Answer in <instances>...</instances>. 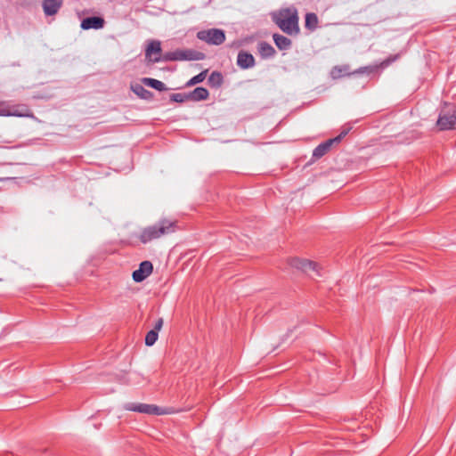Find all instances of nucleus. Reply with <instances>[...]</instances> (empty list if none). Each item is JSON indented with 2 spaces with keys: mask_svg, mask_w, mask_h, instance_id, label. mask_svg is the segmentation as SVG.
<instances>
[{
  "mask_svg": "<svg viewBox=\"0 0 456 456\" xmlns=\"http://www.w3.org/2000/svg\"><path fill=\"white\" fill-rule=\"evenodd\" d=\"M176 226V221L162 218L156 224L144 227L138 235V239L142 244H147L161 236L174 232Z\"/></svg>",
  "mask_w": 456,
  "mask_h": 456,
  "instance_id": "f257e3e1",
  "label": "nucleus"
},
{
  "mask_svg": "<svg viewBox=\"0 0 456 456\" xmlns=\"http://www.w3.org/2000/svg\"><path fill=\"white\" fill-rule=\"evenodd\" d=\"M298 13L295 7L281 9L273 18L275 24L287 35L297 36L300 32Z\"/></svg>",
  "mask_w": 456,
  "mask_h": 456,
  "instance_id": "f03ea898",
  "label": "nucleus"
},
{
  "mask_svg": "<svg viewBox=\"0 0 456 456\" xmlns=\"http://www.w3.org/2000/svg\"><path fill=\"white\" fill-rule=\"evenodd\" d=\"M205 53L192 49H177L163 53V61H201L205 59Z\"/></svg>",
  "mask_w": 456,
  "mask_h": 456,
  "instance_id": "7ed1b4c3",
  "label": "nucleus"
},
{
  "mask_svg": "<svg viewBox=\"0 0 456 456\" xmlns=\"http://www.w3.org/2000/svg\"><path fill=\"white\" fill-rule=\"evenodd\" d=\"M351 129V126H344L338 136L328 139L325 142L320 143L316 148H314L313 151V159L317 160L326 155L330 151L333 144L339 143Z\"/></svg>",
  "mask_w": 456,
  "mask_h": 456,
  "instance_id": "20e7f679",
  "label": "nucleus"
},
{
  "mask_svg": "<svg viewBox=\"0 0 456 456\" xmlns=\"http://www.w3.org/2000/svg\"><path fill=\"white\" fill-rule=\"evenodd\" d=\"M197 38L213 45H220L225 41V32L220 28L202 29L197 33Z\"/></svg>",
  "mask_w": 456,
  "mask_h": 456,
  "instance_id": "39448f33",
  "label": "nucleus"
},
{
  "mask_svg": "<svg viewBox=\"0 0 456 456\" xmlns=\"http://www.w3.org/2000/svg\"><path fill=\"white\" fill-rule=\"evenodd\" d=\"M125 409L131 411L156 416L168 414L171 412L167 409L160 408L155 404L148 403H129L125 405Z\"/></svg>",
  "mask_w": 456,
  "mask_h": 456,
  "instance_id": "423d86ee",
  "label": "nucleus"
},
{
  "mask_svg": "<svg viewBox=\"0 0 456 456\" xmlns=\"http://www.w3.org/2000/svg\"><path fill=\"white\" fill-rule=\"evenodd\" d=\"M436 126L441 131L456 129V107L442 110Z\"/></svg>",
  "mask_w": 456,
  "mask_h": 456,
  "instance_id": "0eeeda50",
  "label": "nucleus"
},
{
  "mask_svg": "<svg viewBox=\"0 0 456 456\" xmlns=\"http://www.w3.org/2000/svg\"><path fill=\"white\" fill-rule=\"evenodd\" d=\"M288 263L291 267L300 270L307 274H311V273H315L317 275H320L318 270V264L314 261L302 259L298 257H292L289 259Z\"/></svg>",
  "mask_w": 456,
  "mask_h": 456,
  "instance_id": "6e6552de",
  "label": "nucleus"
},
{
  "mask_svg": "<svg viewBox=\"0 0 456 456\" xmlns=\"http://www.w3.org/2000/svg\"><path fill=\"white\" fill-rule=\"evenodd\" d=\"M399 57H400L399 53H396L394 55H389L387 59L382 61L380 63L375 64V65L361 67V68L354 70L352 72V74L355 75V74H364V73H366V74L375 73L379 69H383L387 68L390 64H392L393 62L397 61L399 59Z\"/></svg>",
  "mask_w": 456,
  "mask_h": 456,
  "instance_id": "1a4fd4ad",
  "label": "nucleus"
},
{
  "mask_svg": "<svg viewBox=\"0 0 456 456\" xmlns=\"http://www.w3.org/2000/svg\"><path fill=\"white\" fill-rule=\"evenodd\" d=\"M145 58L152 63L163 61L161 43L159 40H152L145 49Z\"/></svg>",
  "mask_w": 456,
  "mask_h": 456,
  "instance_id": "9d476101",
  "label": "nucleus"
},
{
  "mask_svg": "<svg viewBox=\"0 0 456 456\" xmlns=\"http://www.w3.org/2000/svg\"><path fill=\"white\" fill-rule=\"evenodd\" d=\"M153 272V265L151 261L145 260L139 265V268L132 273V278L135 282H142L148 278Z\"/></svg>",
  "mask_w": 456,
  "mask_h": 456,
  "instance_id": "9b49d317",
  "label": "nucleus"
},
{
  "mask_svg": "<svg viewBox=\"0 0 456 456\" xmlns=\"http://www.w3.org/2000/svg\"><path fill=\"white\" fill-rule=\"evenodd\" d=\"M9 117L34 118V113L28 105L25 103H12Z\"/></svg>",
  "mask_w": 456,
  "mask_h": 456,
  "instance_id": "f8f14e48",
  "label": "nucleus"
},
{
  "mask_svg": "<svg viewBox=\"0 0 456 456\" xmlns=\"http://www.w3.org/2000/svg\"><path fill=\"white\" fill-rule=\"evenodd\" d=\"M105 20L101 16H91L82 20L80 27L84 30L101 29L104 27Z\"/></svg>",
  "mask_w": 456,
  "mask_h": 456,
  "instance_id": "ddd939ff",
  "label": "nucleus"
},
{
  "mask_svg": "<svg viewBox=\"0 0 456 456\" xmlns=\"http://www.w3.org/2000/svg\"><path fill=\"white\" fill-rule=\"evenodd\" d=\"M236 63L241 69H248L256 65V60L251 53L241 50L238 53Z\"/></svg>",
  "mask_w": 456,
  "mask_h": 456,
  "instance_id": "4468645a",
  "label": "nucleus"
},
{
  "mask_svg": "<svg viewBox=\"0 0 456 456\" xmlns=\"http://www.w3.org/2000/svg\"><path fill=\"white\" fill-rule=\"evenodd\" d=\"M130 89L140 99L145 101H151L154 98V94L150 90L146 89L142 84L132 83Z\"/></svg>",
  "mask_w": 456,
  "mask_h": 456,
  "instance_id": "2eb2a0df",
  "label": "nucleus"
},
{
  "mask_svg": "<svg viewBox=\"0 0 456 456\" xmlns=\"http://www.w3.org/2000/svg\"><path fill=\"white\" fill-rule=\"evenodd\" d=\"M62 5V0H44L42 6L45 15L53 16L56 14Z\"/></svg>",
  "mask_w": 456,
  "mask_h": 456,
  "instance_id": "dca6fc26",
  "label": "nucleus"
},
{
  "mask_svg": "<svg viewBox=\"0 0 456 456\" xmlns=\"http://www.w3.org/2000/svg\"><path fill=\"white\" fill-rule=\"evenodd\" d=\"M189 101L200 102L207 100L209 97V92L207 88L199 86L194 90L188 92Z\"/></svg>",
  "mask_w": 456,
  "mask_h": 456,
  "instance_id": "f3484780",
  "label": "nucleus"
},
{
  "mask_svg": "<svg viewBox=\"0 0 456 456\" xmlns=\"http://www.w3.org/2000/svg\"><path fill=\"white\" fill-rule=\"evenodd\" d=\"M257 51L263 59L273 58L276 54L275 49L265 41H261L257 45Z\"/></svg>",
  "mask_w": 456,
  "mask_h": 456,
  "instance_id": "a211bd4d",
  "label": "nucleus"
},
{
  "mask_svg": "<svg viewBox=\"0 0 456 456\" xmlns=\"http://www.w3.org/2000/svg\"><path fill=\"white\" fill-rule=\"evenodd\" d=\"M353 71H350L349 65L334 66L330 70V77L333 79H339L346 76H351Z\"/></svg>",
  "mask_w": 456,
  "mask_h": 456,
  "instance_id": "6ab92c4d",
  "label": "nucleus"
},
{
  "mask_svg": "<svg viewBox=\"0 0 456 456\" xmlns=\"http://www.w3.org/2000/svg\"><path fill=\"white\" fill-rule=\"evenodd\" d=\"M273 39L278 49L281 51L288 50L292 45V41L289 37L281 34H273Z\"/></svg>",
  "mask_w": 456,
  "mask_h": 456,
  "instance_id": "aec40b11",
  "label": "nucleus"
},
{
  "mask_svg": "<svg viewBox=\"0 0 456 456\" xmlns=\"http://www.w3.org/2000/svg\"><path fill=\"white\" fill-rule=\"evenodd\" d=\"M141 82L142 85L151 87L159 92H163V91L167 90V87L166 86V85L163 82H161L158 79H155V78L142 77L141 79Z\"/></svg>",
  "mask_w": 456,
  "mask_h": 456,
  "instance_id": "412c9836",
  "label": "nucleus"
},
{
  "mask_svg": "<svg viewBox=\"0 0 456 456\" xmlns=\"http://www.w3.org/2000/svg\"><path fill=\"white\" fill-rule=\"evenodd\" d=\"M224 83V77L219 71H213L208 77V84L211 87L219 88Z\"/></svg>",
  "mask_w": 456,
  "mask_h": 456,
  "instance_id": "4be33fe9",
  "label": "nucleus"
},
{
  "mask_svg": "<svg viewBox=\"0 0 456 456\" xmlns=\"http://www.w3.org/2000/svg\"><path fill=\"white\" fill-rule=\"evenodd\" d=\"M305 26L310 30H314L318 26V17L314 12H308L305 14Z\"/></svg>",
  "mask_w": 456,
  "mask_h": 456,
  "instance_id": "5701e85b",
  "label": "nucleus"
},
{
  "mask_svg": "<svg viewBox=\"0 0 456 456\" xmlns=\"http://www.w3.org/2000/svg\"><path fill=\"white\" fill-rule=\"evenodd\" d=\"M208 69H205L199 73L198 75L192 77L190 80H188L185 84V86L190 87L203 82L207 77Z\"/></svg>",
  "mask_w": 456,
  "mask_h": 456,
  "instance_id": "b1692460",
  "label": "nucleus"
},
{
  "mask_svg": "<svg viewBox=\"0 0 456 456\" xmlns=\"http://www.w3.org/2000/svg\"><path fill=\"white\" fill-rule=\"evenodd\" d=\"M170 101L177 103H183L189 101L188 93H175L170 94Z\"/></svg>",
  "mask_w": 456,
  "mask_h": 456,
  "instance_id": "393cba45",
  "label": "nucleus"
},
{
  "mask_svg": "<svg viewBox=\"0 0 456 456\" xmlns=\"http://www.w3.org/2000/svg\"><path fill=\"white\" fill-rule=\"evenodd\" d=\"M158 338L159 332L153 330H149L145 336V345L148 346H153L156 343Z\"/></svg>",
  "mask_w": 456,
  "mask_h": 456,
  "instance_id": "a878e982",
  "label": "nucleus"
},
{
  "mask_svg": "<svg viewBox=\"0 0 456 456\" xmlns=\"http://www.w3.org/2000/svg\"><path fill=\"white\" fill-rule=\"evenodd\" d=\"M11 105V101H0V116L9 117Z\"/></svg>",
  "mask_w": 456,
  "mask_h": 456,
  "instance_id": "bb28decb",
  "label": "nucleus"
},
{
  "mask_svg": "<svg viewBox=\"0 0 456 456\" xmlns=\"http://www.w3.org/2000/svg\"><path fill=\"white\" fill-rule=\"evenodd\" d=\"M162 326H163V319L159 318L152 330L159 332L161 330Z\"/></svg>",
  "mask_w": 456,
  "mask_h": 456,
  "instance_id": "cd10ccee",
  "label": "nucleus"
}]
</instances>
